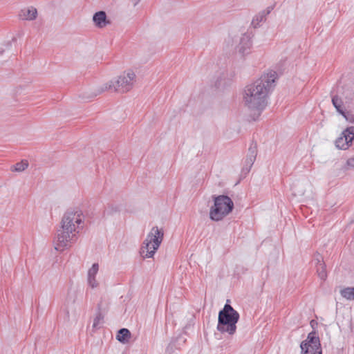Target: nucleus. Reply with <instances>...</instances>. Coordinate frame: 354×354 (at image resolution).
<instances>
[{"mask_svg": "<svg viewBox=\"0 0 354 354\" xmlns=\"http://www.w3.org/2000/svg\"><path fill=\"white\" fill-rule=\"evenodd\" d=\"M233 208L234 203L229 196H214V205L209 209V218L214 221H221L232 211Z\"/></svg>", "mask_w": 354, "mask_h": 354, "instance_id": "5", "label": "nucleus"}, {"mask_svg": "<svg viewBox=\"0 0 354 354\" xmlns=\"http://www.w3.org/2000/svg\"><path fill=\"white\" fill-rule=\"evenodd\" d=\"M239 319V313L226 304L218 313L217 330L222 333H227L232 335L236 333Z\"/></svg>", "mask_w": 354, "mask_h": 354, "instance_id": "3", "label": "nucleus"}, {"mask_svg": "<svg viewBox=\"0 0 354 354\" xmlns=\"http://www.w3.org/2000/svg\"><path fill=\"white\" fill-rule=\"evenodd\" d=\"M37 10L34 7H28L21 10L19 17L23 20L32 21L36 19Z\"/></svg>", "mask_w": 354, "mask_h": 354, "instance_id": "13", "label": "nucleus"}, {"mask_svg": "<svg viewBox=\"0 0 354 354\" xmlns=\"http://www.w3.org/2000/svg\"><path fill=\"white\" fill-rule=\"evenodd\" d=\"M93 21L95 25L98 28H104L109 21L106 19V15L104 11L97 12L93 17Z\"/></svg>", "mask_w": 354, "mask_h": 354, "instance_id": "12", "label": "nucleus"}, {"mask_svg": "<svg viewBox=\"0 0 354 354\" xmlns=\"http://www.w3.org/2000/svg\"><path fill=\"white\" fill-rule=\"evenodd\" d=\"M332 102H333V104L334 105V106L336 108L337 111L338 112H339L340 113L344 114V112H343L342 109H341L342 104V100L340 98H339L338 97L335 96L332 99Z\"/></svg>", "mask_w": 354, "mask_h": 354, "instance_id": "20", "label": "nucleus"}, {"mask_svg": "<svg viewBox=\"0 0 354 354\" xmlns=\"http://www.w3.org/2000/svg\"><path fill=\"white\" fill-rule=\"evenodd\" d=\"M316 261H317L316 268H317V272L318 277L320 278V279L324 281L327 277L326 265L323 262V261L322 259H320L319 258H317L316 259Z\"/></svg>", "mask_w": 354, "mask_h": 354, "instance_id": "14", "label": "nucleus"}, {"mask_svg": "<svg viewBox=\"0 0 354 354\" xmlns=\"http://www.w3.org/2000/svg\"><path fill=\"white\" fill-rule=\"evenodd\" d=\"M257 151L255 147H250L249 153L245 159V167H247L248 171L250 169L256 160Z\"/></svg>", "mask_w": 354, "mask_h": 354, "instance_id": "15", "label": "nucleus"}, {"mask_svg": "<svg viewBox=\"0 0 354 354\" xmlns=\"http://www.w3.org/2000/svg\"><path fill=\"white\" fill-rule=\"evenodd\" d=\"M76 240V236L59 228L53 239L54 249L57 252H62L69 249Z\"/></svg>", "mask_w": 354, "mask_h": 354, "instance_id": "7", "label": "nucleus"}, {"mask_svg": "<svg viewBox=\"0 0 354 354\" xmlns=\"http://www.w3.org/2000/svg\"><path fill=\"white\" fill-rule=\"evenodd\" d=\"M99 271V264L95 263L88 269L87 272V283L91 288H96L99 286L100 282L97 279V274Z\"/></svg>", "mask_w": 354, "mask_h": 354, "instance_id": "11", "label": "nucleus"}, {"mask_svg": "<svg viewBox=\"0 0 354 354\" xmlns=\"http://www.w3.org/2000/svg\"><path fill=\"white\" fill-rule=\"evenodd\" d=\"M104 317L101 313H97L93 319V328L98 329L103 323Z\"/></svg>", "mask_w": 354, "mask_h": 354, "instance_id": "19", "label": "nucleus"}, {"mask_svg": "<svg viewBox=\"0 0 354 354\" xmlns=\"http://www.w3.org/2000/svg\"><path fill=\"white\" fill-rule=\"evenodd\" d=\"M84 216L80 209L67 211L61 221L60 228L77 236L82 229Z\"/></svg>", "mask_w": 354, "mask_h": 354, "instance_id": "6", "label": "nucleus"}, {"mask_svg": "<svg viewBox=\"0 0 354 354\" xmlns=\"http://www.w3.org/2000/svg\"><path fill=\"white\" fill-rule=\"evenodd\" d=\"M350 131V134L351 135V138H352V140H354V127H351L348 128Z\"/></svg>", "mask_w": 354, "mask_h": 354, "instance_id": "25", "label": "nucleus"}, {"mask_svg": "<svg viewBox=\"0 0 354 354\" xmlns=\"http://www.w3.org/2000/svg\"><path fill=\"white\" fill-rule=\"evenodd\" d=\"M131 1L133 2L134 6H136L139 2L140 0H131Z\"/></svg>", "mask_w": 354, "mask_h": 354, "instance_id": "26", "label": "nucleus"}, {"mask_svg": "<svg viewBox=\"0 0 354 354\" xmlns=\"http://www.w3.org/2000/svg\"><path fill=\"white\" fill-rule=\"evenodd\" d=\"M28 167V162L27 160H22L19 162L16 163L11 168L12 171L21 172L26 170Z\"/></svg>", "mask_w": 354, "mask_h": 354, "instance_id": "17", "label": "nucleus"}, {"mask_svg": "<svg viewBox=\"0 0 354 354\" xmlns=\"http://www.w3.org/2000/svg\"><path fill=\"white\" fill-rule=\"evenodd\" d=\"M237 42V39L234 40V38L232 37H228L227 39H225L224 41V45L225 46L226 48H230V47L233 46L235 43Z\"/></svg>", "mask_w": 354, "mask_h": 354, "instance_id": "22", "label": "nucleus"}, {"mask_svg": "<svg viewBox=\"0 0 354 354\" xmlns=\"http://www.w3.org/2000/svg\"><path fill=\"white\" fill-rule=\"evenodd\" d=\"M252 42L249 35H243L239 39V44L236 46L238 53L241 57H245L251 53Z\"/></svg>", "mask_w": 354, "mask_h": 354, "instance_id": "9", "label": "nucleus"}, {"mask_svg": "<svg viewBox=\"0 0 354 354\" xmlns=\"http://www.w3.org/2000/svg\"><path fill=\"white\" fill-rule=\"evenodd\" d=\"M136 81V75L135 72L131 69H128L117 77L104 84L100 92L110 90L120 93H124L131 90Z\"/></svg>", "mask_w": 354, "mask_h": 354, "instance_id": "2", "label": "nucleus"}, {"mask_svg": "<svg viewBox=\"0 0 354 354\" xmlns=\"http://www.w3.org/2000/svg\"><path fill=\"white\" fill-rule=\"evenodd\" d=\"M300 354H322L319 338L315 331L310 332L300 344Z\"/></svg>", "mask_w": 354, "mask_h": 354, "instance_id": "8", "label": "nucleus"}, {"mask_svg": "<svg viewBox=\"0 0 354 354\" xmlns=\"http://www.w3.org/2000/svg\"><path fill=\"white\" fill-rule=\"evenodd\" d=\"M346 165L349 167L354 168V157L348 158L346 161Z\"/></svg>", "mask_w": 354, "mask_h": 354, "instance_id": "24", "label": "nucleus"}, {"mask_svg": "<svg viewBox=\"0 0 354 354\" xmlns=\"http://www.w3.org/2000/svg\"><path fill=\"white\" fill-rule=\"evenodd\" d=\"M130 337L131 333L127 328H122L119 330L118 335L116 336L117 340L122 343L127 342Z\"/></svg>", "mask_w": 354, "mask_h": 354, "instance_id": "16", "label": "nucleus"}, {"mask_svg": "<svg viewBox=\"0 0 354 354\" xmlns=\"http://www.w3.org/2000/svg\"><path fill=\"white\" fill-rule=\"evenodd\" d=\"M164 237V231L157 226L153 227L147 234L140 248V254L145 259L153 258Z\"/></svg>", "mask_w": 354, "mask_h": 354, "instance_id": "4", "label": "nucleus"}, {"mask_svg": "<svg viewBox=\"0 0 354 354\" xmlns=\"http://www.w3.org/2000/svg\"><path fill=\"white\" fill-rule=\"evenodd\" d=\"M341 295L343 297L348 300L354 299V288H346L341 290Z\"/></svg>", "mask_w": 354, "mask_h": 354, "instance_id": "18", "label": "nucleus"}, {"mask_svg": "<svg viewBox=\"0 0 354 354\" xmlns=\"http://www.w3.org/2000/svg\"><path fill=\"white\" fill-rule=\"evenodd\" d=\"M277 78V73L271 71L245 87L243 103L254 120L257 119L267 106L268 95L275 86Z\"/></svg>", "mask_w": 354, "mask_h": 354, "instance_id": "1", "label": "nucleus"}, {"mask_svg": "<svg viewBox=\"0 0 354 354\" xmlns=\"http://www.w3.org/2000/svg\"><path fill=\"white\" fill-rule=\"evenodd\" d=\"M107 213L109 214H113L114 212L118 211V207L117 206L110 205L109 206L108 209H106Z\"/></svg>", "mask_w": 354, "mask_h": 354, "instance_id": "23", "label": "nucleus"}, {"mask_svg": "<svg viewBox=\"0 0 354 354\" xmlns=\"http://www.w3.org/2000/svg\"><path fill=\"white\" fill-rule=\"evenodd\" d=\"M76 297H77V293L75 290H73L71 289L68 290L66 298V300L67 302L74 303L75 301Z\"/></svg>", "mask_w": 354, "mask_h": 354, "instance_id": "21", "label": "nucleus"}, {"mask_svg": "<svg viewBox=\"0 0 354 354\" xmlns=\"http://www.w3.org/2000/svg\"><path fill=\"white\" fill-rule=\"evenodd\" d=\"M351 135L350 134V131L348 128L344 130L340 136L335 140L336 147L342 150L347 149L352 142L353 140L351 138Z\"/></svg>", "mask_w": 354, "mask_h": 354, "instance_id": "10", "label": "nucleus"}, {"mask_svg": "<svg viewBox=\"0 0 354 354\" xmlns=\"http://www.w3.org/2000/svg\"><path fill=\"white\" fill-rule=\"evenodd\" d=\"M299 194L300 195H303L304 194V192H301V193Z\"/></svg>", "mask_w": 354, "mask_h": 354, "instance_id": "27", "label": "nucleus"}]
</instances>
